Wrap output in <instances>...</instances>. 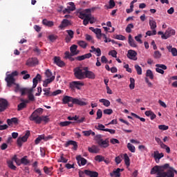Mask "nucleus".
<instances>
[{
  "label": "nucleus",
  "instance_id": "nucleus-9",
  "mask_svg": "<svg viewBox=\"0 0 177 177\" xmlns=\"http://www.w3.org/2000/svg\"><path fill=\"white\" fill-rule=\"evenodd\" d=\"M84 71H85L84 78H88L89 80H95V78H96L95 73L88 71V67H84Z\"/></svg>",
  "mask_w": 177,
  "mask_h": 177
},
{
  "label": "nucleus",
  "instance_id": "nucleus-52",
  "mask_svg": "<svg viewBox=\"0 0 177 177\" xmlns=\"http://www.w3.org/2000/svg\"><path fill=\"white\" fill-rule=\"evenodd\" d=\"M103 115V111H102V109H98L97 111V118L96 120H100Z\"/></svg>",
  "mask_w": 177,
  "mask_h": 177
},
{
  "label": "nucleus",
  "instance_id": "nucleus-31",
  "mask_svg": "<svg viewBox=\"0 0 177 177\" xmlns=\"http://www.w3.org/2000/svg\"><path fill=\"white\" fill-rule=\"evenodd\" d=\"M21 164H23V165H28L30 164V160L27 159V156L21 158Z\"/></svg>",
  "mask_w": 177,
  "mask_h": 177
},
{
  "label": "nucleus",
  "instance_id": "nucleus-19",
  "mask_svg": "<svg viewBox=\"0 0 177 177\" xmlns=\"http://www.w3.org/2000/svg\"><path fill=\"white\" fill-rule=\"evenodd\" d=\"M164 157L163 153H158V151L154 152L153 158H155L156 162H160V160Z\"/></svg>",
  "mask_w": 177,
  "mask_h": 177
},
{
  "label": "nucleus",
  "instance_id": "nucleus-42",
  "mask_svg": "<svg viewBox=\"0 0 177 177\" xmlns=\"http://www.w3.org/2000/svg\"><path fill=\"white\" fill-rule=\"evenodd\" d=\"M133 27H134L133 24H128L126 29H125L126 32H127L128 34L132 32L131 28H133Z\"/></svg>",
  "mask_w": 177,
  "mask_h": 177
},
{
  "label": "nucleus",
  "instance_id": "nucleus-47",
  "mask_svg": "<svg viewBox=\"0 0 177 177\" xmlns=\"http://www.w3.org/2000/svg\"><path fill=\"white\" fill-rule=\"evenodd\" d=\"M130 89H135V79L133 77H130V84H129Z\"/></svg>",
  "mask_w": 177,
  "mask_h": 177
},
{
  "label": "nucleus",
  "instance_id": "nucleus-41",
  "mask_svg": "<svg viewBox=\"0 0 177 177\" xmlns=\"http://www.w3.org/2000/svg\"><path fill=\"white\" fill-rule=\"evenodd\" d=\"M44 139H45V135L39 136L35 140V145H39V143Z\"/></svg>",
  "mask_w": 177,
  "mask_h": 177
},
{
  "label": "nucleus",
  "instance_id": "nucleus-45",
  "mask_svg": "<svg viewBox=\"0 0 177 177\" xmlns=\"http://www.w3.org/2000/svg\"><path fill=\"white\" fill-rule=\"evenodd\" d=\"M127 149L131 151V153H135V146L131 143L127 144Z\"/></svg>",
  "mask_w": 177,
  "mask_h": 177
},
{
  "label": "nucleus",
  "instance_id": "nucleus-62",
  "mask_svg": "<svg viewBox=\"0 0 177 177\" xmlns=\"http://www.w3.org/2000/svg\"><path fill=\"white\" fill-rule=\"evenodd\" d=\"M104 114H107L108 115H111L113 113V109H105L103 111Z\"/></svg>",
  "mask_w": 177,
  "mask_h": 177
},
{
  "label": "nucleus",
  "instance_id": "nucleus-12",
  "mask_svg": "<svg viewBox=\"0 0 177 177\" xmlns=\"http://www.w3.org/2000/svg\"><path fill=\"white\" fill-rule=\"evenodd\" d=\"M37 64H38V59H37V57L29 58L26 63V65L28 66V67H32V66Z\"/></svg>",
  "mask_w": 177,
  "mask_h": 177
},
{
  "label": "nucleus",
  "instance_id": "nucleus-18",
  "mask_svg": "<svg viewBox=\"0 0 177 177\" xmlns=\"http://www.w3.org/2000/svg\"><path fill=\"white\" fill-rule=\"evenodd\" d=\"M54 63L58 66V67H63L65 65L64 62L62 61L60 57H55Z\"/></svg>",
  "mask_w": 177,
  "mask_h": 177
},
{
  "label": "nucleus",
  "instance_id": "nucleus-37",
  "mask_svg": "<svg viewBox=\"0 0 177 177\" xmlns=\"http://www.w3.org/2000/svg\"><path fill=\"white\" fill-rule=\"evenodd\" d=\"M27 73H28L27 71H22L21 72V75H24L23 80H28V78L31 77V75H30V74H27Z\"/></svg>",
  "mask_w": 177,
  "mask_h": 177
},
{
  "label": "nucleus",
  "instance_id": "nucleus-61",
  "mask_svg": "<svg viewBox=\"0 0 177 177\" xmlns=\"http://www.w3.org/2000/svg\"><path fill=\"white\" fill-rule=\"evenodd\" d=\"M156 67H159L162 70H167V67L165 64H156Z\"/></svg>",
  "mask_w": 177,
  "mask_h": 177
},
{
  "label": "nucleus",
  "instance_id": "nucleus-14",
  "mask_svg": "<svg viewBox=\"0 0 177 177\" xmlns=\"http://www.w3.org/2000/svg\"><path fill=\"white\" fill-rule=\"evenodd\" d=\"M68 26H71V22L67 19H64L62 21L61 24L58 26L59 30H64L66 27H68Z\"/></svg>",
  "mask_w": 177,
  "mask_h": 177
},
{
  "label": "nucleus",
  "instance_id": "nucleus-4",
  "mask_svg": "<svg viewBox=\"0 0 177 177\" xmlns=\"http://www.w3.org/2000/svg\"><path fill=\"white\" fill-rule=\"evenodd\" d=\"M95 140H96L97 145H99V146L103 149H106L110 146L109 138H106L105 140H104L103 138H102V135L100 134L96 135L95 136Z\"/></svg>",
  "mask_w": 177,
  "mask_h": 177
},
{
  "label": "nucleus",
  "instance_id": "nucleus-15",
  "mask_svg": "<svg viewBox=\"0 0 177 177\" xmlns=\"http://www.w3.org/2000/svg\"><path fill=\"white\" fill-rule=\"evenodd\" d=\"M76 160L77 161V164L79 167H81V165L84 166L86 164L87 160L85 159V158H82L81 155H79L76 157Z\"/></svg>",
  "mask_w": 177,
  "mask_h": 177
},
{
  "label": "nucleus",
  "instance_id": "nucleus-26",
  "mask_svg": "<svg viewBox=\"0 0 177 177\" xmlns=\"http://www.w3.org/2000/svg\"><path fill=\"white\" fill-rule=\"evenodd\" d=\"M78 48V46L75 45V44H73L71 47H70V50H71V55H78V52H77V49Z\"/></svg>",
  "mask_w": 177,
  "mask_h": 177
},
{
  "label": "nucleus",
  "instance_id": "nucleus-11",
  "mask_svg": "<svg viewBox=\"0 0 177 177\" xmlns=\"http://www.w3.org/2000/svg\"><path fill=\"white\" fill-rule=\"evenodd\" d=\"M138 53L133 50H129L127 52V57L128 59H130L131 60H138Z\"/></svg>",
  "mask_w": 177,
  "mask_h": 177
},
{
  "label": "nucleus",
  "instance_id": "nucleus-38",
  "mask_svg": "<svg viewBox=\"0 0 177 177\" xmlns=\"http://www.w3.org/2000/svg\"><path fill=\"white\" fill-rule=\"evenodd\" d=\"M44 96H52V92H50V88H44L43 89Z\"/></svg>",
  "mask_w": 177,
  "mask_h": 177
},
{
  "label": "nucleus",
  "instance_id": "nucleus-60",
  "mask_svg": "<svg viewBox=\"0 0 177 177\" xmlns=\"http://www.w3.org/2000/svg\"><path fill=\"white\" fill-rule=\"evenodd\" d=\"M109 55L112 56V57H117V51L115 50H111Z\"/></svg>",
  "mask_w": 177,
  "mask_h": 177
},
{
  "label": "nucleus",
  "instance_id": "nucleus-34",
  "mask_svg": "<svg viewBox=\"0 0 177 177\" xmlns=\"http://www.w3.org/2000/svg\"><path fill=\"white\" fill-rule=\"evenodd\" d=\"M100 103H103L104 106H105V107H109L111 104L110 101L109 100H106V99H100L99 100Z\"/></svg>",
  "mask_w": 177,
  "mask_h": 177
},
{
  "label": "nucleus",
  "instance_id": "nucleus-30",
  "mask_svg": "<svg viewBox=\"0 0 177 177\" xmlns=\"http://www.w3.org/2000/svg\"><path fill=\"white\" fill-rule=\"evenodd\" d=\"M7 164L10 169H12V171H16L17 167L15 165H13V160H8Z\"/></svg>",
  "mask_w": 177,
  "mask_h": 177
},
{
  "label": "nucleus",
  "instance_id": "nucleus-55",
  "mask_svg": "<svg viewBox=\"0 0 177 177\" xmlns=\"http://www.w3.org/2000/svg\"><path fill=\"white\" fill-rule=\"evenodd\" d=\"M45 75L46 76L47 78H52L53 74H52V71H50V70L47 69L45 72Z\"/></svg>",
  "mask_w": 177,
  "mask_h": 177
},
{
  "label": "nucleus",
  "instance_id": "nucleus-56",
  "mask_svg": "<svg viewBox=\"0 0 177 177\" xmlns=\"http://www.w3.org/2000/svg\"><path fill=\"white\" fill-rule=\"evenodd\" d=\"M115 161L116 162L117 165L118 164H121V161H122V155H120L119 156H117L115 158Z\"/></svg>",
  "mask_w": 177,
  "mask_h": 177
},
{
  "label": "nucleus",
  "instance_id": "nucleus-54",
  "mask_svg": "<svg viewBox=\"0 0 177 177\" xmlns=\"http://www.w3.org/2000/svg\"><path fill=\"white\" fill-rule=\"evenodd\" d=\"M115 38V39H119V41H125L126 39L125 36L122 35H116Z\"/></svg>",
  "mask_w": 177,
  "mask_h": 177
},
{
  "label": "nucleus",
  "instance_id": "nucleus-20",
  "mask_svg": "<svg viewBox=\"0 0 177 177\" xmlns=\"http://www.w3.org/2000/svg\"><path fill=\"white\" fill-rule=\"evenodd\" d=\"M85 175H87V176L90 177H97L99 176V173L97 171H93L91 170H84Z\"/></svg>",
  "mask_w": 177,
  "mask_h": 177
},
{
  "label": "nucleus",
  "instance_id": "nucleus-63",
  "mask_svg": "<svg viewBox=\"0 0 177 177\" xmlns=\"http://www.w3.org/2000/svg\"><path fill=\"white\" fill-rule=\"evenodd\" d=\"M166 177H175V174L172 170L167 171V176Z\"/></svg>",
  "mask_w": 177,
  "mask_h": 177
},
{
  "label": "nucleus",
  "instance_id": "nucleus-39",
  "mask_svg": "<svg viewBox=\"0 0 177 177\" xmlns=\"http://www.w3.org/2000/svg\"><path fill=\"white\" fill-rule=\"evenodd\" d=\"M109 3V6H105L106 7V9H113L115 6V2L114 1V0H110Z\"/></svg>",
  "mask_w": 177,
  "mask_h": 177
},
{
  "label": "nucleus",
  "instance_id": "nucleus-25",
  "mask_svg": "<svg viewBox=\"0 0 177 177\" xmlns=\"http://www.w3.org/2000/svg\"><path fill=\"white\" fill-rule=\"evenodd\" d=\"M145 114V115H147V117H150V119L151 120H154L156 117H157V115H155L154 112L151 111H146Z\"/></svg>",
  "mask_w": 177,
  "mask_h": 177
},
{
  "label": "nucleus",
  "instance_id": "nucleus-51",
  "mask_svg": "<svg viewBox=\"0 0 177 177\" xmlns=\"http://www.w3.org/2000/svg\"><path fill=\"white\" fill-rule=\"evenodd\" d=\"M131 115L133 117H135V118H138V120L142 121V122H145L146 121V119H145L144 118H140V116L138 115L137 114H136L134 113H131Z\"/></svg>",
  "mask_w": 177,
  "mask_h": 177
},
{
  "label": "nucleus",
  "instance_id": "nucleus-53",
  "mask_svg": "<svg viewBox=\"0 0 177 177\" xmlns=\"http://www.w3.org/2000/svg\"><path fill=\"white\" fill-rule=\"evenodd\" d=\"M146 35H148L149 37L151 36V35H157V30H148L146 32Z\"/></svg>",
  "mask_w": 177,
  "mask_h": 177
},
{
  "label": "nucleus",
  "instance_id": "nucleus-33",
  "mask_svg": "<svg viewBox=\"0 0 177 177\" xmlns=\"http://www.w3.org/2000/svg\"><path fill=\"white\" fill-rule=\"evenodd\" d=\"M89 30H91V31H92L96 35L102 33V29L100 28H95L93 27H90Z\"/></svg>",
  "mask_w": 177,
  "mask_h": 177
},
{
  "label": "nucleus",
  "instance_id": "nucleus-8",
  "mask_svg": "<svg viewBox=\"0 0 177 177\" xmlns=\"http://www.w3.org/2000/svg\"><path fill=\"white\" fill-rule=\"evenodd\" d=\"M176 31L171 28H169L165 32V35L161 36L162 39H168L169 37H172V35H175Z\"/></svg>",
  "mask_w": 177,
  "mask_h": 177
},
{
  "label": "nucleus",
  "instance_id": "nucleus-23",
  "mask_svg": "<svg viewBox=\"0 0 177 177\" xmlns=\"http://www.w3.org/2000/svg\"><path fill=\"white\" fill-rule=\"evenodd\" d=\"M64 59H68L70 62H74L75 60V58L73 57V56H75V55L71 54L70 51H66Z\"/></svg>",
  "mask_w": 177,
  "mask_h": 177
},
{
  "label": "nucleus",
  "instance_id": "nucleus-64",
  "mask_svg": "<svg viewBox=\"0 0 177 177\" xmlns=\"http://www.w3.org/2000/svg\"><path fill=\"white\" fill-rule=\"evenodd\" d=\"M171 53L172 56H177V50L176 48H172L171 49Z\"/></svg>",
  "mask_w": 177,
  "mask_h": 177
},
{
  "label": "nucleus",
  "instance_id": "nucleus-28",
  "mask_svg": "<svg viewBox=\"0 0 177 177\" xmlns=\"http://www.w3.org/2000/svg\"><path fill=\"white\" fill-rule=\"evenodd\" d=\"M129 44L132 48H136V46H138L135 42V40L132 38V35H129Z\"/></svg>",
  "mask_w": 177,
  "mask_h": 177
},
{
  "label": "nucleus",
  "instance_id": "nucleus-29",
  "mask_svg": "<svg viewBox=\"0 0 177 177\" xmlns=\"http://www.w3.org/2000/svg\"><path fill=\"white\" fill-rule=\"evenodd\" d=\"M149 26L151 28V30H156L157 28V22L154 21V19H149Z\"/></svg>",
  "mask_w": 177,
  "mask_h": 177
},
{
  "label": "nucleus",
  "instance_id": "nucleus-59",
  "mask_svg": "<svg viewBox=\"0 0 177 177\" xmlns=\"http://www.w3.org/2000/svg\"><path fill=\"white\" fill-rule=\"evenodd\" d=\"M63 92V91L59 89V90H56L55 91L51 93V96H57V95H60V93H62Z\"/></svg>",
  "mask_w": 177,
  "mask_h": 177
},
{
  "label": "nucleus",
  "instance_id": "nucleus-5",
  "mask_svg": "<svg viewBox=\"0 0 177 177\" xmlns=\"http://www.w3.org/2000/svg\"><path fill=\"white\" fill-rule=\"evenodd\" d=\"M74 75L77 80H85V71H84V68H75L74 69Z\"/></svg>",
  "mask_w": 177,
  "mask_h": 177
},
{
  "label": "nucleus",
  "instance_id": "nucleus-27",
  "mask_svg": "<svg viewBox=\"0 0 177 177\" xmlns=\"http://www.w3.org/2000/svg\"><path fill=\"white\" fill-rule=\"evenodd\" d=\"M42 24L44 26H46L47 27H53L55 26V24L52 21H48V19H44L42 21Z\"/></svg>",
  "mask_w": 177,
  "mask_h": 177
},
{
  "label": "nucleus",
  "instance_id": "nucleus-2",
  "mask_svg": "<svg viewBox=\"0 0 177 177\" xmlns=\"http://www.w3.org/2000/svg\"><path fill=\"white\" fill-rule=\"evenodd\" d=\"M42 113H44V109L42 108L37 109L29 117L30 121H34L35 124H41L42 121H44V122H48L49 118L44 115L41 116V114H42Z\"/></svg>",
  "mask_w": 177,
  "mask_h": 177
},
{
  "label": "nucleus",
  "instance_id": "nucleus-13",
  "mask_svg": "<svg viewBox=\"0 0 177 177\" xmlns=\"http://www.w3.org/2000/svg\"><path fill=\"white\" fill-rule=\"evenodd\" d=\"M8 100L5 99L0 100V113H2L8 109Z\"/></svg>",
  "mask_w": 177,
  "mask_h": 177
},
{
  "label": "nucleus",
  "instance_id": "nucleus-17",
  "mask_svg": "<svg viewBox=\"0 0 177 177\" xmlns=\"http://www.w3.org/2000/svg\"><path fill=\"white\" fill-rule=\"evenodd\" d=\"M88 150L89 153H92L93 154H97L100 151V149L99 147L96 145H93L92 147H88Z\"/></svg>",
  "mask_w": 177,
  "mask_h": 177
},
{
  "label": "nucleus",
  "instance_id": "nucleus-10",
  "mask_svg": "<svg viewBox=\"0 0 177 177\" xmlns=\"http://www.w3.org/2000/svg\"><path fill=\"white\" fill-rule=\"evenodd\" d=\"M5 81H6V82H7V86L10 88V86H12V85H15V84L16 82V79H15V77H12V76H10V75L7 74L6 77L5 78Z\"/></svg>",
  "mask_w": 177,
  "mask_h": 177
},
{
  "label": "nucleus",
  "instance_id": "nucleus-49",
  "mask_svg": "<svg viewBox=\"0 0 177 177\" xmlns=\"http://www.w3.org/2000/svg\"><path fill=\"white\" fill-rule=\"evenodd\" d=\"M70 124H73V122H69V121H65V122H59V126L60 127H68Z\"/></svg>",
  "mask_w": 177,
  "mask_h": 177
},
{
  "label": "nucleus",
  "instance_id": "nucleus-24",
  "mask_svg": "<svg viewBox=\"0 0 177 177\" xmlns=\"http://www.w3.org/2000/svg\"><path fill=\"white\" fill-rule=\"evenodd\" d=\"M121 169L118 168L116 170H113V172L110 173L111 177H120L121 176Z\"/></svg>",
  "mask_w": 177,
  "mask_h": 177
},
{
  "label": "nucleus",
  "instance_id": "nucleus-50",
  "mask_svg": "<svg viewBox=\"0 0 177 177\" xmlns=\"http://www.w3.org/2000/svg\"><path fill=\"white\" fill-rule=\"evenodd\" d=\"M48 39L51 41V42H55V41H56V39H57V35H50L48 37Z\"/></svg>",
  "mask_w": 177,
  "mask_h": 177
},
{
  "label": "nucleus",
  "instance_id": "nucleus-16",
  "mask_svg": "<svg viewBox=\"0 0 177 177\" xmlns=\"http://www.w3.org/2000/svg\"><path fill=\"white\" fill-rule=\"evenodd\" d=\"M66 147H68V146H73V149L77 150L78 149V144L76 141L74 140H68L64 145Z\"/></svg>",
  "mask_w": 177,
  "mask_h": 177
},
{
  "label": "nucleus",
  "instance_id": "nucleus-6",
  "mask_svg": "<svg viewBox=\"0 0 177 177\" xmlns=\"http://www.w3.org/2000/svg\"><path fill=\"white\" fill-rule=\"evenodd\" d=\"M30 135V131L27 130L23 137H19L17 138V145L19 146V147H21V146H23V143H24L28 139Z\"/></svg>",
  "mask_w": 177,
  "mask_h": 177
},
{
  "label": "nucleus",
  "instance_id": "nucleus-36",
  "mask_svg": "<svg viewBox=\"0 0 177 177\" xmlns=\"http://www.w3.org/2000/svg\"><path fill=\"white\" fill-rule=\"evenodd\" d=\"M27 107V104L24 103V102H21L19 104L17 105V111H21L23 109H26Z\"/></svg>",
  "mask_w": 177,
  "mask_h": 177
},
{
  "label": "nucleus",
  "instance_id": "nucleus-43",
  "mask_svg": "<svg viewBox=\"0 0 177 177\" xmlns=\"http://www.w3.org/2000/svg\"><path fill=\"white\" fill-rule=\"evenodd\" d=\"M77 44L81 48H83V49L86 48V46H88V44H86V42H85V41H84L82 40L77 41Z\"/></svg>",
  "mask_w": 177,
  "mask_h": 177
},
{
  "label": "nucleus",
  "instance_id": "nucleus-22",
  "mask_svg": "<svg viewBox=\"0 0 177 177\" xmlns=\"http://www.w3.org/2000/svg\"><path fill=\"white\" fill-rule=\"evenodd\" d=\"M55 76H52L51 77H48V79H46V80H44L43 82V86H44V88H46L48 86V85H49V84L53 82V81H55Z\"/></svg>",
  "mask_w": 177,
  "mask_h": 177
},
{
  "label": "nucleus",
  "instance_id": "nucleus-57",
  "mask_svg": "<svg viewBox=\"0 0 177 177\" xmlns=\"http://www.w3.org/2000/svg\"><path fill=\"white\" fill-rule=\"evenodd\" d=\"M159 129L161 131H167L169 129V127L165 125V124H160L158 126Z\"/></svg>",
  "mask_w": 177,
  "mask_h": 177
},
{
  "label": "nucleus",
  "instance_id": "nucleus-40",
  "mask_svg": "<svg viewBox=\"0 0 177 177\" xmlns=\"http://www.w3.org/2000/svg\"><path fill=\"white\" fill-rule=\"evenodd\" d=\"M44 171L47 175H50V173L52 172V171H53V167H48L45 166L44 167Z\"/></svg>",
  "mask_w": 177,
  "mask_h": 177
},
{
  "label": "nucleus",
  "instance_id": "nucleus-58",
  "mask_svg": "<svg viewBox=\"0 0 177 177\" xmlns=\"http://www.w3.org/2000/svg\"><path fill=\"white\" fill-rule=\"evenodd\" d=\"M136 41L138 42L139 44H143V41H142V34H139L138 36H136L135 37Z\"/></svg>",
  "mask_w": 177,
  "mask_h": 177
},
{
  "label": "nucleus",
  "instance_id": "nucleus-7",
  "mask_svg": "<svg viewBox=\"0 0 177 177\" xmlns=\"http://www.w3.org/2000/svg\"><path fill=\"white\" fill-rule=\"evenodd\" d=\"M80 86H84V83L80 81H74L70 83L69 87L72 91L76 89H81Z\"/></svg>",
  "mask_w": 177,
  "mask_h": 177
},
{
  "label": "nucleus",
  "instance_id": "nucleus-32",
  "mask_svg": "<svg viewBox=\"0 0 177 177\" xmlns=\"http://www.w3.org/2000/svg\"><path fill=\"white\" fill-rule=\"evenodd\" d=\"M123 156L126 165L127 167H129V165H131V160L129 159V156H128V154L127 153H124Z\"/></svg>",
  "mask_w": 177,
  "mask_h": 177
},
{
  "label": "nucleus",
  "instance_id": "nucleus-46",
  "mask_svg": "<svg viewBox=\"0 0 177 177\" xmlns=\"http://www.w3.org/2000/svg\"><path fill=\"white\" fill-rule=\"evenodd\" d=\"M95 160L97 161L98 162H102V161L104 160V156L101 155H97L95 157Z\"/></svg>",
  "mask_w": 177,
  "mask_h": 177
},
{
  "label": "nucleus",
  "instance_id": "nucleus-35",
  "mask_svg": "<svg viewBox=\"0 0 177 177\" xmlns=\"http://www.w3.org/2000/svg\"><path fill=\"white\" fill-rule=\"evenodd\" d=\"M146 77H148L150 78V80H154V75L153 74V71H151L150 69L147 70Z\"/></svg>",
  "mask_w": 177,
  "mask_h": 177
},
{
  "label": "nucleus",
  "instance_id": "nucleus-3",
  "mask_svg": "<svg viewBox=\"0 0 177 177\" xmlns=\"http://www.w3.org/2000/svg\"><path fill=\"white\" fill-rule=\"evenodd\" d=\"M62 102L64 104H68V107H74V104H77V106H86L88 104V102H85L81 100V99L74 98L68 95L64 96Z\"/></svg>",
  "mask_w": 177,
  "mask_h": 177
},
{
  "label": "nucleus",
  "instance_id": "nucleus-21",
  "mask_svg": "<svg viewBox=\"0 0 177 177\" xmlns=\"http://www.w3.org/2000/svg\"><path fill=\"white\" fill-rule=\"evenodd\" d=\"M41 78L42 77L39 74H37L36 77L33 78V80H32L33 85L32 87L33 89L37 88V85H38V81H41Z\"/></svg>",
  "mask_w": 177,
  "mask_h": 177
},
{
  "label": "nucleus",
  "instance_id": "nucleus-1",
  "mask_svg": "<svg viewBox=\"0 0 177 177\" xmlns=\"http://www.w3.org/2000/svg\"><path fill=\"white\" fill-rule=\"evenodd\" d=\"M96 10V8L93 7L91 8H87L81 11H79L78 17L83 20L84 26H88V24H93L96 22L95 17L92 16V12Z\"/></svg>",
  "mask_w": 177,
  "mask_h": 177
},
{
  "label": "nucleus",
  "instance_id": "nucleus-48",
  "mask_svg": "<svg viewBox=\"0 0 177 177\" xmlns=\"http://www.w3.org/2000/svg\"><path fill=\"white\" fill-rule=\"evenodd\" d=\"M161 53L159 50H156L153 53V57L154 59H160L161 58Z\"/></svg>",
  "mask_w": 177,
  "mask_h": 177
},
{
  "label": "nucleus",
  "instance_id": "nucleus-44",
  "mask_svg": "<svg viewBox=\"0 0 177 177\" xmlns=\"http://www.w3.org/2000/svg\"><path fill=\"white\" fill-rule=\"evenodd\" d=\"M134 68H136V71L137 72V74L138 75H142V67H140V66L136 64L134 66Z\"/></svg>",
  "mask_w": 177,
  "mask_h": 177
}]
</instances>
